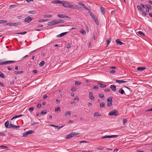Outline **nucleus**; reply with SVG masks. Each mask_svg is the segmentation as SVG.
I'll list each match as a JSON object with an SVG mask.
<instances>
[{
  "mask_svg": "<svg viewBox=\"0 0 152 152\" xmlns=\"http://www.w3.org/2000/svg\"><path fill=\"white\" fill-rule=\"evenodd\" d=\"M79 133H76L75 132H71L69 134L67 135L65 138L66 139H70L73 137L74 135L79 134Z\"/></svg>",
  "mask_w": 152,
  "mask_h": 152,
  "instance_id": "1",
  "label": "nucleus"
},
{
  "mask_svg": "<svg viewBox=\"0 0 152 152\" xmlns=\"http://www.w3.org/2000/svg\"><path fill=\"white\" fill-rule=\"evenodd\" d=\"M118 111L115 109H114L109 112L108 113V115L116 116L118 115Z\"/></svg>",
  "mask_w": 152,
  "mask_h": 152,
  "instance_id": "2",
  "label": "nucleus"
},
{
  "mask_svg": "<svg viewBox=\"0 0 152 152\" xmlns=\"http://www.w3.org/2000/svg\"><path fill=\"white\" fill-rule=\"evenodd\" d=\"M7 25H9L10 26H20L22 24V23L20 22H17V23H8L7 24Z\"/></svg>",
  "mask_w": 152,
  "mask_h": 152,
  "instance_id": "3",
  "label": "nucleus"
},
{
  "mask_svg": "<svg viewBox=\"0 0 152 152\" xmlns=\"http://www.w3.org/2000/svg\"><path fill=\"white\" fill-rule=\"evenodd\" d=\"M70 8H73L74 9H81L82 10H83V9L81 7H79L77 5H70L69 7Z\"/></svg>",
  "mask_w": 152,
  "mask_h": 152,
  "instance_id": "4",
  "label": "nucleus"
},
{
  "mask_svg": "<svg viewBox=\"0 0 152 152\" xmlns=\"http://www.w3.org/2000/svg\"><path fill=\"white\" fill-rule=\"evenodd\" d=\"M32 20V18L30 16H28L24 20V22L27 23L30 22Z\"/></svg>",
  "mask_w": 152,
  "mask_h": 152,
  "instance_id": "5",
  "label": "nucleus"
},
{
  "mask_svg": "<svg viewBox=\"0 0 152 152\" xmlns=\"http://www.w3.org/2000/svg\"><path fill=\"white\" fill-rule=\"evenodd\" d=\"M57 17L60 18H70L68 16H66L64 14H58L57 15Z\"/></svg>",
  "mask_w": 152,
  "mask_h": 152,
  "instance_id": "6",
  "label": "nucleus"
},
{
  "mask_svg": "<svg viewBox=\"0 0 152 152\" xmlns=\"http://www.w3.org/2000/svg\"><path fill=\"white\" fill-rule=\"evenodd\" d=\"M62 2V4L64 7L66 8L69 7L70 4L68 2L65 1H63Z\"/></svg>",
  "mask_w": 152,
  "mask_h": 152,
  "instance_id": "7",
  "label": "nucleus"
},
{
  "mask_svg": "<svg viewBox=\"0 0 152 152\" xmlns=\"http://www.w3.org/2000/svg\"><path fill=\"white\" fill-rule=\"evenodd\" d=\"M78 4L79 5L81 6L83 8H84L86 10H88L89 9L87 7H86L85 5L83 3L81 2H78Z\"/></svg>",
  "mask_w": 152,
  "mask_h": 152,
  "instance_id": "8",
  "label": "nucleus"
},
{
  "mask_svg": "<svg viewBox=\"0 0 152 152\" xmlns=\"http://www.w3.org/2000/svg\"><path fill=\"white\" fill-rule=\"evenodd\" d=\"M115 42L117 43V45H125V43L120 41L118 39L115 40Z\"/></svg>",
  "mask_w": 152,
  "mask_h": 152,
  "instance_id": "9",
  "label": "nucleus"
},
{
  "mask_svg": "<svg viewBox=\"0 0 152 152\" xmlns=\"http://www.w3.org/2000/svg\"><path fill=\"white\" fill-rule=\"evenodd\" d=\"M89 98L91 100H93L94 99V97L93 96V94L91 92H90L89 93Z\"/></svg>",
  "mask_w": 152,
  "mask_h": 152,
  "instance_id": "10",
  "label": "nucleus"
},
{
  "mask_svg": "<svg viewBox=\"0 0 152 152\" xmlns=\"http://www.w3.org/2000/svg\"><path fill=\"white\" fill-rule=\"evenodd\" d=\"M106 138H115L116 137H117L118 136V135H106Z\"/></svg>",
  "mask_w": 152,
  "mask_h": 152,
  "instance_id": "11",
  "label": "nucleus"
},
{
  "mask_svg": "<svg viewBox=\"0 0 152 152\" xmlns=\"http://www.w3.org/2000/svg\"><path fill=\"white\" fill-rule=\"evenodd\" d=\"M87 11L89 14H90V15L92 18H94V17L95 16L94 14L93 13H92L89 9H88V10Z\"/></svg>",
  "mask_w": 152,
  "mask_h": 152,
  "instance_id": "12",
  "label": "nucleus"
},
{
  "mask_svg": "<svg viewBox=\"0 0 152 152\" xmlns=\"http://www.w3.org/2000/svg\"><path fill=\"white\" fill-rule=\"evenodd\" d=\"M110 87L114 91H116V86L115 85H111Z\"/></svg>",
  "mask_w": 152,
  "mask_h": 152,
  "instance_id": "13",
  "label": "nucleus"
},
{
  "mask_svg": "<svg viewBox=\"0 0 152 152\" xmlns=\"http://www.w3.org/2000/svg\"><path fill=\"white\" fill-rule=\"evenodd\" d=\"M10 61H7L4 62H1L0 64L1 65L10 64Z\"/></svg>",
  "mask_w": 152,
  "mask_h": 152,
  "instance_id": "14",
  "label": "nucleus"
},
{
  "mask_svg": "<svg viewBox=\"0 0 152 152\" xmlns=\"http://www.w3.org/2000/svg\"><path fill=\"white\" fill-rule=\"evenodd\" d=\"M67 32H66L62 33L60 34L57 35L56 36V37H61L64 36V35H65V34H66L67 33Z\"/></svg>",
  "mask_w": 152,
  "mask_h": 152,
  "instance_id": "15",
  "label": "nucleus"
},
{
  "mask_svg": "<svg viewBox=\"0 0 152 152\" xmlns=\"http://www.w3.org/2000/svg\"><path fill=\"white\" fill-rule=\"evenodd\" d=\"M93 18V19H94L95 22L96 23V24L97 26H99V22L98 21V19L96 17V16L95 17H94V18Z\"/></svg>",
  "mask_w": 152,
  "mask_h": 152,
  "instance_id": "16",
  "label": "nucleus"
},
{
  "mask_svg": "<svg viewBox=\"0 0 152 152\" xmlns=\"http://www.w3.org/2000/svg\"><path fill=\"white\" fill-rule=\"evenodd\" d=\"M126 82H127L126 81L121 80H115V82L116 83H118L119 84L125 83Z\"/></svg>",
  "mask_w": 152,
  "mask_h": 152,
  "instance_id": "17",
  "label": "nucleus"
},
{
  "mask_svg": "<svg viewBox=\"0 0 152 152\" xmlns=\"http://www.w3.org/2000/svg\"><path fill=\"white\" fill-rule=\"evenodd\" d=\"M97 84L99 85L100 86V87L102 88H104L106 86V85L103 84L102 83L100 82H98L97 83Z\"/></svg>",
  "mask_w": 152,
  "mask_h": 152,
  "instance_id": "18",
  "label": "nucleus"
},
{
  "mask_svg": "<svg viewBox=\"0 0 152 152\" xmlns=\"http://www.w3.org/2000/svg\"><path fill=\"white\" fill-rule=\"evenodd\" d=\"M146 68L144 67H138L137 68V70L141 72L143 70L145 69Z\"/></svg>",
  "mask_w": 152,
  "mask_h": 152,
  "instance_id": "19",
  "label": "nucleus"
},
{
  "mask_svg": "<svg viewBox=\"0 0 152 152\" xmlns=\"http://www.w3.org/2000/svg\"><path fill=\"white\" fill-rule=\"evenodd\" d=\"M24 72V71H15L14 73L15 74H20L21 73H23Z\"/></svg>",
  "mask_w": 152,
  "mask_h": 152,
  "instance_id": "20",
  "label": "nucleus"
},
{
  "mask_svg": "<svg viewBox=\"0 0 152 152\" xmlns=\"http://www.w3.org/2000/svg\"><path fill=\"white\" fill-rule=\"evenodd\" d=\"M62 1H60V0H54L53 1V3L54 4H61L62 3Z\"/></svg>",
  "mask_w": 152,
  "mask_h": 152,
  "instance_id": "21",
  "label": "nucleus"
},
{
  "mask_svg": "<svg viewBox=\"0 0 152 152\" xmlns=\"http://www.w3.org/2000/svg\"><path fill=\"white\" fill-rule=\"evenodd\" d=\"M9 120L7 121L5 123L4 125L6 128H8L9 126Z\"/></svg>",
  "mask_w": 152,
  "mask_h": 152,
  "instance_id": "22",
  "label": "nucleus"
},
{
  "mask_svg": "<svg viewBox=\"0 0 152 152\" xmlns=\"http://www.w3.org/2000/svg\"><path fill=\"white\" fill-rule=\"evenodd\" d=\"M100 10H101V11L102 13L103 14H104V13H105V9L103 7H100Z\"/></svg>",
  "mask_w": 152,
  "mask_h": 152,
  "instance_id": "23",
  "label": "nucleus"
},
{
  "mask_svg": "<svg viewBox=\"0 0 152 152\" xmlns=\"http://www.w3.org/2000/svg\"><path fill=\"white\" fill-rule=\"evenodd\" d=\"M57 24H58L59 23H64V21L62 20V19H59L57 20H56Z\"/></svg>",
  "mask_w": 152,
  "mask_h": 152,
  "instance_id": "24",
  "label": "nucleus"
},
{
  "mask_svg": "<svg viewBox=\"0 0 152 152\" xmlns=\"http://www.w3.org/2000/svg\"><path fill=\"white\" fill-rule=\"evenodd\" d=\"M99 106L101 108H104L105 106V104L104 102H102L100 104Z\"/></svg>",
  "mask_w": 152,
  "mask_h": 152,
  "instance_id": "25",
  "label": "nucleus"
},
{
  "mask_svg": "<svg viewBox=\"0 0 152 152\" xmlns=\"http://www.w3.org/2000/svg\"><path fill=\"white\" fill-rule=\"evenodd\" d=\"M101 115V114H99L98 112H95L94 113V117H97L98 116H100Z\"/></svg>",
  "mask_w": 152,
  "mask_h": 152,
  "instance_id": "26",
  "label": "nucleus"
},
{
  "mask_svg": "<svg viewBox=\"0 0 152 152\" xmlns=\"http://www.w3.org/2000/svg\"><path fill=\"white\" fill-rule=\"evenodd\" d=\"M47 111L46 110H44L42 111L40 113V114L42 115H44L47 113Z\"/></svg>",
  "mask_w": 152,
  "mask_h": 152,
  "instance_id": "27",
  "label": "nucleus"
},
{
  "mask_svg": "<svg viewBox=\"0 0 152 152\" xmlns=\"http://www.w3.org/2000/svg\"><path fill=\"white\" fill-rule=\"evenodd\" d=\"M118 92L121 93V94H123L124 93V90L122 88H121L119 89L118 91Z\"/></svg>",
  "mask_w": 152,
  "mask_h": 152,
  "instance_id": "28",
  "label": "nucleus"
},
{
  "mask_svg": "<svg viewBox=\"0 0 152 152\" xmlns=\"http://www.w3.org/2000/svg\"><path fill=\"white\" fill-rule=\"evenodd\" d=\"M28 12L30 14H34L37 13V11L35 10L29 11Z\"/></svg>",
  "mask_w": 152,
  "mask_h": 152,
  "instance_id": "29",
  "label": "nucleus"
},
{
  "mask_svg": "<svg viewBox=\"0 0 152 152\" xmlns=\"http://www.w3.org/2000/svg\"><path fill=\"white\" fill-rule=\"evenodd\" d=\"M45 64V62L44 61H42L39 64V66L42 67Z\"/></svg>",
  "mask_w": 152,
  "mask_h": 152,
  "instance_id": "30",
  "label": "nucleus"
},
{
  "mask_svg": "<svg viewBox=\"0 0 152 152\" xmlns=\"http://www.w3.org/2000/svg\"><path fill=\"white\" fill-rule=\"evenodd\" d=\"M96 149L100 150H104V148L102 146H99L96 148Z\"/></svg>",
  "mask_w": 152,
  "mask_h": 152,
  "instance_id": "31",
  "label": "nucleus"
},
{
  "mask_svg": "<svg viewBox=\"0 0 152 152\" xmlns=\"http://www.w3.org/2000/svg\"><path fill=\"white\" fill-rule=\"evenodd\" d=\"M113 97L110 96L107 99V102H112Z\"/></svg>",
  "mask_w": 152,
  "mask_h": 152,
  "instance_id": "32",
  "label": "nucleus"
},
{
  "mask_svg": "<svg viewBox=\"0 0 152 152\" xmlns=\"http://www.w3.org/2000/svg\"><path fill=\"white\" fill-rule=\"evenodd\" d=\"M44 18H51L52 17V15H45L43 16Z\"/></svg>",
  "mask_w": 152,
  "mask_h": 152,
  "instance_id": "33",
  "label": "nucleus"
},
{
  "mask_svg": "<svg viewBox=\"0 0 152 152\" xmlns=\"http://www.w3.org/2000/svg\"><path fill=\"white\" fill-rule=\"evenodd\" d=\"M0 77L3 78H5L6 77L4 76L3 73L1 71H0Z\"/></svg>",
  "mask_w": 152,
  "mask_h": 152,
  "instance_id": "34",
  "label": "nucleus"
},
{
  "mask_svg": "<svg viewBox=\"0 0 152 152\" xmlns=\"http://www.w3.org/2000/svg\"><path fill=\"white\" fill-rule=\"evenodd\" d=\"M112 102H107V106L108 107L112 106L113 104Z\"/></svg>",
  "mask_w": 152,
  "mask_h": 152,
  "instance_id": "35",
  "label": "nucleus"
},
{
  "mask_svg": "<svg viewBox=\"0 0 152 152\" xmlns=\"http://www.w3.org/2000/svg\"><path fill=\"white\" fill-rule=\"evenodd\" d=\"M71 115V113L70 111H67L65 114V116H67Z\"/></svg>",
  "mask_w": 152,
  "mask_h": 152,
  "instance_id": "36",
  "label": "nucleus"
},
{
  "mask_svg": "<svg viewBox=\"0 0 152 152\" xmlns=\"http://www.w3.org/2000/svg\"><path fill=\"white\" fill-rule=\"evenodd\" d=\"M7 21L5 20H0V24L4 23H7Z\"/></svg>",
  "mask_w": 152,
  "mask_h": 152,
  "instance_id": "37",
  "label": "nucleus"
},
{
  "mask_svg": "<svg viewBox=\"0 0 152 152\" xmlns=\"http://www.w3.org/2000/svg\"><path fill=\"white\" fill-rule=\"evenodd\" d=\"M137 8L140 11H142V10H143V9L139 5H138L137 6Z\"/></svg>",
  "mask_w": 152,
  "mask_h": 152,
  "instance_id": "38",
  "label": "nucleus"
},
{
  "mask_svg": "<svg viewBox=\"0 0 152 152\" xmlns=\"http://www.w3.org/2000/svg\"><path fill=\"white\" fill-rule=\"evenodd\" d=\"M27 132L28 134H28H31L33 133H34V131L31 130H30V131H27Z\"/></svg>",
  "mask_w": 152,
  "mask_h": 152,
  "instance_id": "39",
  "label": "nucleus"
},
{
  "mask_svg": "<svg viewBox=\"0 0 152 152\" xmlns=\"http://www.w3.org/2000/svg\"><path fill=\"white\" fill-rule=\"evenodd\" d=\"M27 33V32H26V31H24V32H22L17 33H16V34H20L23 35V34H26Z\"/></svg>",
  "mask_w": 152,
  "mask_h": 152,
  "instance_id": "40",
  "label": "nucleus"
},
{
  "mask_svg": "<svg viewBox=\"0 0 152 152\" xmlns=\"http://www.w3.org/2000/svg\"><path fill=\"white\" fill-rule=\"evenodd\" d=\"M127 122V119L126 118L123 119V124L125 125Z\"/></svg>",
  "mask_w": 152,
  "mask_h": 152,
  "instance_id": "41",
  "label": "nucleus"
},
{
  "mask_svg": "<svg viewBox=\"0 0 152 152\" xmlns=\"http://www.w3.org/2000/svg\"><path fill=\"white\" fill-rule=\"evenodd\" d=\"M75 84L76 85H79L81 84V82L78 81H76L75 82Z\"/></svg>",
  "mask_w": 152,
  "mask_h": 152,
  "instance_id": "42",
  "label": "nucleus"
},
{
  "mask_svg": "<svg viewBox=\"0 0 152 152\" xmlns=\"http://www.w3.org/2000/svg\"><path fill=\"white\" fill-rule=\"evenodd\" d=\"M99 97L101 98H103L104 96V94H100L99 95Z\"/></svg>",
  "mask_w": 152,
  "mask_h": 152,
  "instance_id": "43",
  "label": "nucleus"
},
{
  "mask_svg": "<svg viewBox=\"0 0 152 152\" xmlns=\"http://www.w3.org/2000/svg\"><path fill=\"white\" fill-rule=\"evenodd\" d=\"M22 116V115L21 114L19 115H15V116H14V118H15V119L16 118H17L21 117Z\"/></svg>",
  "mask_w": 152,
  "mask_h": 152,
  "instance_id": "44",
  "label": "nucleus"
},
{
  "mask_svg": "<svg viewBox=\"0 0 152 152\" xmlns=\"http://www.w3.org/2000/svg\"><path fill=\"white\" fill-rule=\"evenodd\" d=\"M58 111H61V109L59 107H58L56 108L55 109V112H56Z\"/></svg>",
  "mask_w": 152,
  "mask_h": 152,
  "instance_id": "45",
  "label": "nucleus"
},
{
  "mask_svg": "<svg viewBox=\"0 0 152 152\" xmlns=\"http://www.w3.org/2000/svg\"><path fill=\"white\" fill-rule=\"evenodd\" d=\"M14 128V125L12 124H10L9 125L8 128Z\"/></svg>",
  "mask_w": 152,
  "mask_h": 152,
  "instance_id": "46",
  "label": "nucleus"
},
{
  "mask_svg": "<svg viewBox=\"0 0 152 152\" xmlns=\"http://www.w3.org/2000/svg\"><path fill=\"white\" fill-rule=\"evenodd\" d=\"M0 147H1L2 149H7L8 148V147L7 146L3 145L0 146Z\"/></svg>",
  "mask_w": 152,
  "mask_h": 152,
  "instance_id": "47",
  "label": "nucleus"
},
{
  "mask_svg": "<svg viewBox=\"0 0 152 152\" xmlns=\"http://www.w3.org/2000/svg\"><path fill=\"white\" fill-rule=\"evenodd\" d=\"M52 22V26L56 24H57L56 20H53L51 21Z\"/></svg>",
  "mask_w": 152,
  "mask_h": 152,
  "instance_id": "48",
  "label": "nucleus"
},
{
  "mask_svg": "<svg viewBox=\"0 0 152 152\" xmlns=\"http://www.w3.org/2000/svg\"><path fill=\"white\" fill-rule=\"evenodd\" d=\"M34 107H31L29 108L28 110L31 112L33 111V110H34Z\"/></svg>",
  "mask_w": 152,
  "mask_h": 152,
  "instance_id": "49",
  "label": "nucleus"
},
{
  "mask_svg": "<svg viewBox=\"0 0 152 152\" xmlns=\"http://www.w3.org/2000/svg\"><path fill=\"white\" fill-rule=\"evenodd\" d=\"M47 20H43V19H39V20L38 21L39 22H44L45 21H47Z\"/></svg>",
  "mask_w": 152,
  "mask_h": 152,
  "instance_id": "50",
  "label": "nucleus"
},
{
  "mask_svg": "<svg viewBox=\"0 0 152 152\" xmlns=\"http://www.w3.org/2000/svg\"><path fill=\"white\" fill-rule=\"evenodd\" d=\"M28 135L27 132H25L23 134V137H26Z\"/></svg>",
  "mask_w": 152,
  "mask_h": 152,
  "instance_id": "51",
  "label": "nucleus"
},
{
  "mask_svg": "<svg viewBox=\"0 0 152 152\" xmlns=\"http://www.w3.org/2000/svg\"><path fill=\"white\" fill-rule=\"evenodd\" d=\"M138 33L142 35H144V36L145 35L144 33L141 31H138Z\"/></svg>",
  "mask_w": 152,
  "mask_h": 152,
  "instance_id": "52",
  "label": "nucleus"
},
{
  "mask_svg": "<svg viewBox=\"0 0 152 152\" xmlns=\"http://www.w3.org/2000/svg\"><path fill=\"white\" fill-rule=\"evenodd\" d=\"M76 100L77 102H78L79 100V98L78 96H75L74 98V100Z\"/></svg>",
  "mask_w": 152,
  "mask_h": 152,
  "instance_id": "53",
  "label": "nucleus"
},
{
  "mask_svg": "<svg viewBox=\"0 0 152 152\" xmlns=\"http://www.w3.org/2000/svg\"><path fill=\"white\" fill-rule=\"evenodd\" d=\"M140 5L141 7H142L143 8L146 9V6L145 5H144L143 4H140Z\"/></svg>",
  "mask_w": 152,
  "mask_h": 152,
  "instance_id": "54",
  "label": "nucleus"
},
{
  "mask_svg": "<svg viewBox=\"0 0 152 152\" xmlns=\"http://www.w3.org/2000/svg\"><path fill=\"white\" fill-rule=\"evenodd\" d=\"M80 32L83 34H86V31L83 30H82L80 31Z\"/></svg>",
  "mask_w": 152,
  "mask_h": 152,
  "instance_id": "55",
  "label": "nucleus"
},
{
  "mask_svg": "<svg viewBox=\"0 0 152 152\" xmlns=\"http://www.w3.org/2000/svg\"><path fill=\"white\" fill-rule=\"evenodd\" d=\"M50 126L52 127H55V128H57L59 127L58 126H56L53 124H50Z\"/></svg>",
  "mask_w": 152,
  "mask_h": 152,
  "instance_id": "56",
  "label": "nucleus"
},
{
  "mask_svg": "<svg viewBox=\"0 0 152 152\" xmlns=\"http://www.w3.org/2000/svg\"><path fill=\"white\" fill-rule=\"evenodd\" d=\"M41 106H42V105L41 104L39 103L37 105V107L38 108H39L40 107H41Z\"/></svg>",
  "mask_w": 152,
  "mask_h": 152,
  "instance_id": "57",
  "label": "nucleus"
},
{
  "mask_svg": "<svg viewBox=\"0 0 152 152\" xmlns=\"http://www.w3.org/2000/svg\"><path fill=\"white\" fill-rule=\"evenodd\" d=\"M52 22L51 21H50V22H48V23L47 24V25L48 26H52Z\"/></svg>",
  "mask_w": 152,
  "mask_h": 152,
  "instance_id": "58",
  "label": "nucleus"
},
{
  "mask_svg": "<svg viewBox=\"0 0 152 152\" xmlns=\"http://www.w3.org/2000/svg\"><path fill=\"white\" fill-rule=\"evenodd\" d=\"M115 72V71L114 70H112L109 71L110 73H114Z\"/></svg>",
  "mask_w": 152,
  "mask_h": 152,
  "instance_id": "59",
  "label": "nucleus"
},
{
  "mask_svg": "<svg viewBox=\"0 0 152 152\" xmlns=\"http://www.w3.org/2000/svg\"><path fill=\"white\" fill-rule=\"evenodd\" d=\"M93 89H98L99 88L97 86H94L93 88Z\"/></svg>",
  "mask_w": 152,
  "mask_h": 152,
  "instance_id": "60",
  "label": "nucleus"
},
{
  "mask_svg": "<svg viewBox=\"0 0 152 152\" xmlns=\"http://www.w3.org/2000/svg\"><path fill=\"white\" fill-rule=\"evenodd\" d=\"M5 136V134L3 132H0V136Z\"/></svg>",
  "mask_w": 152,
  "mask_h": 152,
  "instance_id": "61",
  "label": "nucleus"
},
{
  "mask_svg": "<svg viewBox=\"0 0 152 152\" xmlns=\"http://www.w3.org/2000/svg\"><path fill=\"white\" fill-rule=\"evenodd\" d=\"M107 45L108 46L109 44L110 43V39H108L107 41Z\"/></svg>",
  "mask_w": 152,
  "mask_h": 152,
  "instance_id": "62",
  "label": "nucleus"
},
{
  "mask_svg": "<svg viewBox=\"0 0 152 152\" xmlns=\"http://www.w3.org/2000/svg\"><path fill=\"white\" fill-rule=\"evenodd\" d=\"M71 90L73 91H76V89L75 88L73 87L71 88Z\"/></svg>",
  "mask_w": 152,
  "mask_h": 152,
  "instance_id": "63",
  "label": "nucleus"
},
{
  "mask_svg": "<svg viewBox=\"0 0 152 152\" xmlns=\"http://www.w3.org/2000/svg\"><path fill=\"white\" fill-rule=\"evenodd\" d=\"M0 85L1 86L3 87H4L5 86V85L4 84V83H1V82H0Z\"/></svg>",
  "mask_w": 152,
  "mask_h": 152,
  "instance_id": "64",
  "label": "nucleus"
}]
</instances>
